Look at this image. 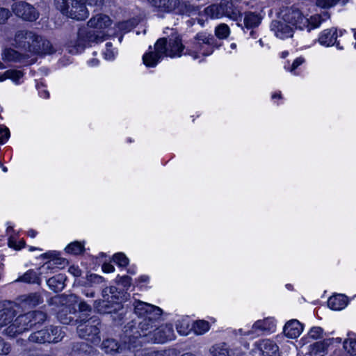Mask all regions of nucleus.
<instances>
[{
    "label": "nucleus",
    "mask_w": 356,
    "mask_h": 356,
    "mask_svg": "<svg viewBox=\"0 0 356 356\" xmlns=\"http://www.w3.org/2000/svg\"><path fill=\"white\" fill-rule=\"evenodd\" d=\"M43 257L49 259L39 268L40 275L46 276L54 273L67 264V261L65 259L58 257L54 252H46L43 254Z\"/></svg>",
    "instance_id": "8"
},
{
    "label": "nucleus",
    "mask_w": 356,
    "mask_h": 356,
    "mask_svg": "<svg viewBox=\"0 0 356 356\" xmlns=\"http://www.w3.org/2000/svg\"><path fill=\"white\" fill-rule=\"evenodd\" d=\"M99 325L100 322L97 318H90L77 327L79 336L93 344L99 343L101 339L98 327Z\"/></svg>",
    "instance_id": "7"
},
{
    "label": "nucleus",
    "mask_w": 356,
    "mask_h": 356,
    "mask_svg": "<svg viewBox=\"0 0 356 356\" xmlns=\"http://www.w3.org/2000/svg\"><path fill=\"white\" fill-rule=\"evenodd\" d=\"M230 33L229 26L226 24H220L215 29V34L219 39L227 38Z\"/></svg>",
    "instance_id": "38"
},
{
    "label": "nucleus",
    "mask_w": 356,
    "mask_h": 356,
    "mask_svg": "<svg viewBox=\"0 0 356 356\" xmlns=\"http://www.w3.org/2000/svg\"><path fill=\"white\" fill-rule=\"evenodd\" d=\"M42 299L38 293L30 294L25 299V302L31 307H35L42 303Z\"/></svg>",
    "instance_id": "40"
},
{
    "label": "nucleus",
    "mask_w": 356,
    "mask_h": 356,
    "mask_svg": "<svg viewBox=\"0 0 356 356\" xmlns=\"http://www.w3.org/2000/svg\"><path fill=\"white\" fill-rule=\"evenodd\" d=\"M158 12L174 13L179 15H191L195 8L182 0H147Z\"/></svg>",
    "instance_id": "6"
},
{
    "label": "nucleus",
    "mask_w": 356,
    "mask_h": 356,
    "mask_svg": "<svg viewBox=\"0 0 356 356\" xmlns=\"http://www.w3.org/2000/svg\"><path fill=\"white\" fill-rule=\"evenodd\" d=\"M15 41L18 48L31 54H51L52 45L47 40L31 31H19L15 34Z\"/></svg>",
    "instance_id": "2"
},
{
    "label": "nucleus",
    "mask_w": 356,
    "mask_h": 356,
    "mask_svg": "<svg viewBox=\"0 0 356 356\" xmlns=\"http://www.w3.org/2000/svg\"><path fill=\"white\" fill-rule=\"evenodd\" d=\"M87 347V345L85 343H81L79 344H77L76 346H74V349L76 348V350H85V348Z\"/></svg>",
    "instance_id": "56"
},
{
    "label": "nucleus",
    "mask_w": 356,
    "mask_h": 356,
    "mask_svg": "<svg viewBox=\"0 0 356 356\" xmlns=\"http://www.w3.org/2000/svg\"><path fill=\"white\" fill-rule=\"evenodd\" d=\"M104 54L106 59L108 60H111L115 57V52L113 48V44L111 42H107L106 44V49L104 52Z\"/></svg>",
    "instance_id": "45"
},
{
    "label": "nucleus",
    "mask_w": 356,
    "mask_h": 356,
    "mask_svg": "<svg viewBox=\"0 0 356 356\" xmlns=\"http://www.w3.org/2000/svg\"><path fill=\"white\" fill-rule=\"evenodd\" d=\"M37 234V232L34 229H30L27 232V235L31 238H35Z\"/></svg>",
    "instance_id": "58"
},
{
    "label": "nucleus",
    "mask_w": 356,
    "mask_h": 356,
    "mask_svg": "<svg viewBox=\"0 0 356 356\" xmlns=\"http://www.w3.org/2000/svg\"><path fill=\"white\" fill-rule=\"evenodd\" d=\"M49 92H48L47 91H44V92H42V96L43 97H44V98H47V97H49Z\"/></svg>",
    "instance_id": "64"
},
{
    "label": "nucleus",
    "mask_w": 356,
    "mask_h": 356,
    "mask_svg": "<svg viewBox=\"0 0 356 356\" xmlns=\"http://www.w3.org/2000/svg\"><path fill=\"white\" fill-rule=\"evenodd\" d=\"M283 20L287 22L291 26H295L300 29H305L308 25L307 17L304 16L302 12L296 8H290L284 15Z\"/></svg>",
    "instance_id": "15"
},
{
    "label": "nucleus",
    "mask_w": 356,
    "mask_h": 356,
    "mask_svg": "<svg viewBox=\"0 0 356 356\" xmlns=\"http://www.w3.org/2000/svg\"><path fill=\"white\" fill-rule=\"evenodd\" d=\"M79 309L81 311H88L90 309V307L88 305L82 302H80V304H79Z\"/></svg>",
    "instance_id": "55"
},
{
    "label": "nucleus",
    "mask_w": 356,
    "mask_h": 356,
    "mask_svg": "<svg viewBox=\"0 0 356 356\" xmlns=\"http://www.w3.org/2000/svg\"><path fill=\"white\" fill-rule=\"evenodd\" d=\"M13 13L24 20L33 22L39 17V13L33 6L25 1H17L12 5Z\"/></svg>",
    "instance_id": "10"
},
{
    "label": "nucleus",
    "mask_w": 356,
    "mask_h": 356,
    "mask_svg": "<svg viewBox=\"0 0 356 356\" xmlns=\"http://www.w3.org/2000/svg\"><path fill=\"white\" fill-rule=\"evenodd\" d=\"M174 339V330L171 325H163L156 327L151 337V341L154 343H163L168 341Z\"/></svg>",
    "instance_id": "18"
},
{
    "label": "nucleus",
    "mask_w": 356,
    "mask_h": 356,
    "mask_svg": "<svg viewBox=\"0 0 356 356\" xmlns=\"http://www.w3.org/2000/svg\"><path fill=\"white\" fill-rule=\"evenodd\" d=\"M24 356H51L49 354H42L38 352H30L24 354Z\"/></svg>",
    "instance_id": "54"
},
{
    "label": "nucleus",
    "mask_w": 356,
    "mask_h": 356,
    "mask_svg": "<svg viewBox=\"0 0 356 356\" xmlns=\"http://www.w3.org/2000/svg\"><path fill=\"white\" fill-rule=\"evenodd\" d=\"M9 135V130L7 128L0 129V144H3L7 140Z\"/></svg>",
    "instance_id": "50"
},
{
    "label": "nucleus",
    "mask_w": 356,
    "mask_h": 356,
    "mask_svg": "<svg viewBox=\"0 0 356 356\" xmlns=\"http://www.w3.org/2000/svg\"><path fill=\"white\" fill-rule=\"evenodd\" d=\"M29 329H31V326L29 325V316H26V314H24L18 316L3 332L6 335L15 337Z\"/></svg>",
    "instance_id": "13"
},
{
    "label": "nucleus",
    "mask_w": 356,
    "mask_h": 356,
    "mask_svg": "<svg viewBox=\"0 0 356 356\" xmlns=\"http://www.w3.org/2000/svg\"><path fill=\"white\" fill-rule=\"evenodd\" d=\"M157 41H162V51L164 56L179 57L184 49L181 39L177 35H171L169 38H160Z\"/></svg>",
    "instance_id": "9"
},
{
    "label": "nucleus",
    "mask_w": 356,
    "mask_h": 356,
    "mask_svg": "<svg viewBox=\"0 0 356 356\" xmlns=\"http://www.w3.org/2000/svg\"><path fill=\"white\" fill-rule=\"evenodd\" d=\"M243 4L241 0H221L219 3L207 6L204 13L211 19L226 17L237 21L242 16Z\"/></svg>",
    "instance_id": "3"
},
{
    "label": "nucleus",
    "mask_w": 356,
    "mask_h": 356,
    "mask_svg": "<svg viewBox=\"0 0 356 356\" xmlns=\"http://www.w3.org/2000/svg\"><path fill=\"white\" fill-rule=\"evenodd\" d=\"M308 25L305 27L308 31L318 27L324 21L322 16L320 15H315L312 16L310 18H307Z\"/></svg>",
    "instance_id": "37"
},
{
    "label": "nucleus",
    "mask_w": 356,
    "mask_h": 356,
    "mask_svg": "<svg viewBox=\"0 0 356 356\" xmlns=\"http://www.w3.org/2000/svg\"><path fill=\"white\" fill-rule=\"evenodd\" d=\"M67 311V307H64L61 311L58 312V318L63 324H69L72 320V318L71 316H67L66 314V312Z\"/></svg>",
    "instance_id": "42"
},
{
    "label": "nucleus",
    "mask_w": 356,
    "mask_h": 356,
    "mask_svg": "<svg viewBox=\"0 0 356 356\" xmlns=\"http://www.w3.org/2000/svg\"><path fill=\"white\" fill-rule=\"evenodd\" d=\"M210 329V325L208 321L204 320H198L193 323L192 330L197 335H202Z\"/></svg>",
    "instance_id": "31"
},
{
    "label": "nucleus",
    "mask_w": 356,
    "mask_h": 356,
    "mask_svg": "<svg viewBox=\"0 0 356 356\" xmlns=\"http://www.w3.org/2000/svg\"><path fill=\"white\" fill-rule=\"evenodd\" d=\"M210 353L213 356H232L227 345L225 343L215 344L210 348Z\"/></svg>",
    "instance_id": "30"
},
{
    "label": "nucleus",
    "mask_w": 356,
    "mask_h": 356,
    "mask_svg": "<svg viewBox=\"0 0 356 356\" xmlns=\"http://www.w3.org/2000/svg\"><path fill=\"white\" fill-rule=\"evenodd\" d=\"M112 24L109 16L104 14H97L93 16L88 22V26L95 30L88 31L86 28L80 29L77 33V39L72 46L75 48V52L83 50L87 44L91 42H101L105 40L108 34L106 29Z\"/></svg>",
    "instance_id": "1"
},
{
    "label": "nucleus",
    "mask_w": 356,
    "mask_h": 356,
    "mask_svg": "<svg viewBox=\"0 0 356 356\" xmlns=\"http://www.w3.org/2000/svg\"><path fill=\"white\" fill-rule=\"evenodd\" d=\"M304 62H305V58H302V57L297 58L296 59L294 60V61L293 62V63H292L291 67L289 69V70L291 72H294L295 70L300 65H301Z\"/></svg>",
    "instance_id": "49"
},
{
    "label": "nucleus",
    "mask_w": 356,
    "mask_h": 356,
    "mask_svg": "<svg viewBox=\"0 0 356 356\" xmlns=\"http://www.w3.org/2000/svg\"><path fill=\"white\" fill-rule=\"evenodd\" d=\"M10 16V12L8 8L0 7V24H4Z\"/></svg>",
    "instance_id": "46"
},
{
    "label": "nucleus",
    "mask_w": 356,
    "mask_h": 356,
    "mask_svg": "<svg viewBox=\"0 0 356 356\" xmlns=\"http://www.w3.org/2000/svg\"><path fill=\"white\" fill-rule=\"evenodd\" d=\"M323 334V330L321 327H315L310 330L309 332V337L316 339L321 337Z\"/></svg>",
    "instance_id": "47"
},
{
    "label": "nucleus",
    "mask_w": 356,
    "mask_h": 356,
    "mask_svg": "<svg viewBox=\"0 0 356 356\" xmlns=\"http://www.w3.org/2000/svg\"><path fill=\"white\" fill-rule=\"evenodd\" d=\"M261 22V16L253 12L245 13L243 24L247 29H252L257 27Z\"/></svg>",
    "instance_id": "23"
},
{
    "label": "nucleus",
    "mask_w": 356,
    "mask_h": 356,
    "mask_svg": "<svg viewBox=\"0 0 356 356\" xmlns=\"http://www.w3.org/2000/svg\"><path fill=\"white\" fill-rule=\"evenodd\" d=\"M101 348L106 354L115 355L121 353L123 346L118 344V343L113 339H106L103 341Z\"/></svg>",
    "instance_id": "22"
},
{
    "label": "nucleus",
    "mask_w": 356,
    "mask_h": 356,
    "mask_svg": "<svg viewBox=\"0 0 356 356\" xmlns=\"http://www.w3.org/2000/svg\"><path fill=\"white\" fill-rule=\"evenodd\" d=\"M4 60L13 62H22L24 59L28 58L29 55H24L19 53L13 49H6L1 54Z\"/></svg>",
    "instance_id": "25"
},
{
    "label": "nucleus",
    "mask_w": 356,
    "mask_h": 356,
    "mask_svg": "<svg viewBox=\"0 0 356 356\" xmlns=\"http://www.w3.org/2000/svg\"><path fill=\"white\" fill-rule=\"evenodd\" d=\"M30 341L43 343L49 341L51 338L49 337V330L46 329H43L37 332L32 333L29 338ZM51 340H54L51 339Z\"/></svg>",
    "instance_id": "27"
},
{
    "label": "nucleus",
    "mask_w": 356,
    "mask_h": 356,
    "mask_svg": "<svg viewBox=\"0 0 356 356\" xmlns=\"http://www.w3.org/2000/svg\"><path fill=\"white\" fill-rule=\"evenodd\" d=\"M177 329L178 332H179L181 334H182V335H186V334H188V332H187L186 331H182V330H180V327H179L178 326H177Z\"/></svg>",
    "instance_id": "62"
},
{
    "label": "nucleus",
    "mask_w": 356,
    "mask_h": 356,
    "mask_svg": "<svg viewBox=\"0 0 356 356\" xmlns=\"http://www.w3.org/2000/svg\"><path fill=\"white\" fill-rule=\"evenodd\" d=\"M253 351L260 356H280L279 346L270 339H263L256 341Z\"/></svg>",
    "instance_id": "14"
},
{
    "label": "nucleus",
    "mask_w": 356,
    "mask_h": 356,
    "mask_svg": "<svg viewBox=\"0 0 356 356\" xmlns=\"http://www.w3.org/2000/svg\"><path fill=\"white\" fill-rule=\"evenodd\" d=\"M39 273H37L33 270H29L26 272L23 275L19 277L16 282H22L28 284H40V278Z\"/></svg>",
    "instance_id": "29"
},
{
    "label": "nucleus",
    "mask_w": 356,
    "mask_h": 356,
    "mask_svg": "<svg viewBox=\"0 0 356 356\" xmlns=\"http://www.w3.org/2000/svg\"><path fill=\"white\" fill-rule=\"evenodd\" d=\"M342 34V31H340L339 34L337 30L334 28L325 29L321 33L318 37V42L321 44L327 47L336 44L338 49H343V47L340 45V40H337V38L339 36L341 37Z\"/></svg>",
    "instance_id": "17"
},
{
    "label": "nucleus",
    "mask_w": 356,
    "mask_h": 356,
    "mask_svg": "<svg viewBox=\"0 0 356 356\" xmlns=\"http://www.w3.org/2000/svg\"><path fill=\"white\" fill-rule=\"evenodd\" d=\"M56 8L67 17L84 20L89 12L83 0H54Z\"/></svg>",
    "instance_id": "5"
},
{
    "label": "nucleus",
    "mask_w": 356,
    "mask_h": 356,
    "mask_svg": "<svg viewBox=\"0 0 356 356\" xmlns=\"http://www.w3.org/2000/svg\"><path fill=\"white\" fill-rule=\"evenodd\" d=\"M77 297L74 295H70L67 296V299L71 301H76Z\"/></svg>",
    "instance_id": "60"
},
{
    "label": "nucleus",
    "mask_w": 356,
    "mask_h": 356,
    "mask_svg": "<svg viewBox=\"0 0 356 356\" xmlns=\"http://www.w3.org/2000/svg\"><path fill=\"white\" fill-rule=\"evenodd\" d=\"M127 23V22H122L119 24V29L121 30H123L125 29Z\"/></svg>",
    "instance_id": "61"
},
{
    "label": "nucleus",
    "mask_w": 356,
    "mask_h": 356,
    "mask_svg": "<svg viewBox=\"0 0 356 356\" xmlns=\"http://www.w3.org/2000/svg\"><path fill=\"white\" fill-rule=\"evenodd\" d=\"M14 311L9 308L0 310V328L12 322Z\"/></svg>",
    "instance_id": "32"
},
{
    "label": "nucleus",
    "mask_w": 356,
    "mask_h": 356,
    "mask_svg": "<svg viewBox=\"0 0 356 356\" xmlns=\"http://www.w3.org/2000/svg\"><path fill=\"white\" fill-rule=\"evenodd\" d=\"M162 41H156L154 49L152 47H149L148 52L143 56V63L148 67H154L164 57L163 54Z\"/></svg>",
    "instance_id": "16"
},
{
    "label": "nucleus",
    "mask_w": 356,
    "mask_h": 356,
    "mask_svg": "<svg viewBox=\"0 0 356 356\" xmlns=\"http://www.w3.org/2000/svg\"><path fill=\"white\" fill-rule=\"evenodd\" d=\"M216 46V39L211 34L206 31L197 33L191 40V46L186 49V54L194 59L201 56L211 55Z\"/></svg>",
    "instance_id": "4"
},
{
    "label": "nucleus",
    "mask_w": 356,
    "mask_h": 356,
    "mask_svg": "<svg viewBox=\"0 0 356 356\" xmlns=\"http://www.w3.org/2000/svg\"><path fill=\"white\" fill-rule=\"evenodd\" d=\"M347 305L346 297L341 294L331 296L327 300L328 307L333 310H341Z\"/></svg>",
    "instance_id": "24"
},
{
    "label": "nucleus",
    "mask_w": 356,
    "mask_h": 356,
    "mask_svg": "<svg viewBox=\"0 0 356 356\" xmlns=\"http://www.w3.org/2000/svg\"><path fill=\"white\" fill-rule=\"evenodd\" d=\"M326 344L322 341H318L310 346V354L312 356H323L326 350Z\"/></svg>",
    "instance_id": "35"
},
{
    "label": "nucleus",
    "mask_w": 356,
    "mask_h": 356,
    "mask_svg": "<svg viewBox=\"0 0 356 356\" xmlns=\"http://www.w3.org/2000/svg\"><path fill=\"white\" fill-rule=\"evenodd\" d=\"M275 320L272 318H266L257 321L248 332H243L242 329H239L238 332L241 335L256 337L263 332H273L275 330Z\"/></svg>",
    "instance_id": "11"
},
{
    "label": "nucleus",
    "mask_w": 356,
    "mask_h": 356,
    "mask_svg": "<svg viewBox=\"0 0 356 356\" xmlns=\"http://www.w3.org/2000/svg\"><path fill=\"white\" fill-rule=\"evenodd\" d=\"M85 4L89 6H100L103 4V0H83Z\"/></svg>",
    "instance_id": "52"
},
{
    "label": "nucleus",
    "mask_w": 356,
    "mask_h": 356,
    "mask_svg": "<svg viewBox=\"0 0 356 356\" xmlns=\"http://www.w3.org/2000/svg\"><path fill=\"white\" fill-rule=\"evenodd\" d=\"M84 250V245L79 241H74L70 243L66 248V252L72 254H81Z\"/></svg>",
    "instance_id": "36"
},
{
    "label": "nucleus",
    "mask_w": 356,
    "mask_h": 356,
    "mask_svg": "<svg viewBox=\"0 0 356 356\" xmlns=\"http://www.w3.org/2000/svg\"><path fill=\"white\" fill-rule=\"evenodd\" d=\"M102 270L105 273H112L115 270V268L110 264H104L102 266Z\"/></svg>",
    "instance_id": "53"
},
{
    "label": "nucleus",
    "mask_w": 356,
    "mask_h": 356,
    "mask_svg": "<svg viewBox=\"0 0 356 356\" xmlns=\"http://www.w3.org/2000/svg\"><path fill=\"white\" fill-rule=\"evenodd\" d=\"M135 314L138 316L148 317L152 320H158L161 318L162 310L154 305L136 300L134 303Z\"/></svg>",
    "instance_id": "12"
},
{
    "label": "nucleus",
    "mask_w": 356,
    "mask_h": 356,
    "mask_svg": "<svg viewBox=\"0 0 356 356\" xmlns=\"http://www.w3.org/2000/svg\"><path fill=\"white\" fill-rule=\"evenodd\" d=\"M157 320H152L148 317L143 318V320L139 323V327L142 331L147 332L145 333V336H147L151 339L152 337L153 331L156 327V322Z\"/></svg>",
    "instance_id": "28"
},
{
    "label": "nucleus",
    "mask_w": 356,
    "mask_h": 356,
    "mask_svg": "<svg viewBox=\"0 0 356 356\" xmlns=\"http://www.w3.org/2000/svg\"><path fill=\"white\" fill-rule=\"evenodd\" d=\"M113 261L120 266L124 267L129 264V259L123 253H117L113 256Z\"/></svg>",
    "instance_id": "41"
},
{
    "label": "nucleus",
    "mask_w": 356,
    "mask_h": 356,
    "mask_svg": "<svg viewBox=\"0 0 356 356\" xmlns=\"http://www.w3.org/2000/svg\"><path fill=\"white\" fill-rule=\"evenodd\" d=\"M272 98L273 99H275V98L281 99L282 98L281 92H276L273 93V95H272Z\"/></svg>",
    "instance_id": "59"
},
{
    "label": "nucleus",
    "mask_w": 356,
    "mask_h": 356,
    "mask_svg": "<svg viewBox=\"0 0 356 356\" xmlns=\"http://www.w3.org/2000/svg\"><path fill=\"white\" fill-rule=\"evenodd\" d=\"M343 348L350 355H356V339H348L343 341Z\"/></svg>",
    "instance_id": "39"
},
{
    "label": "nucleus",
    "mask_w": 356,
    "mask_h": 356,
    "mask_svg": "<svg viewBox=\"0 0 356 356\" xmlns=\"http://www.w3.org/2000/svg\"><path fill=\"white\" fill-rule=\"evenodd\" d=\"M88 64L92 66H96L99 64V60L96 58H92L88 61Z\"/></svg>",
    "instance_id": "57"
},
{
    "label": "nucleus",
    "mask_w": 356,
    "mask_h": 356,
    "mask_svg": "<svg viewBox=\"0 0 356 356\" xmlns=\"http://www.w3.org/2000/svg\"><path fill=\"white\" fill-rule=\"evenodd\" d=\"M10 350V346L8 343H6L1 337H0V354L7 355Z\"/></svg>",
    "instance_id": "48"
},
{
    "label": "nucleus",
    "mask_w": 356,
    "mask_h": 356,
    "mask_svg": "<svg viewBox=\"0 0 356 356\" xmlns=\"http://www.w3.org/2000/svg\"><path fill=\"white\" fill-rule=\"evenodd\" d=\"M49 330V337L54 340H49V343H57L63 339L64 337V332L59 327L51 326L48 327Z\"/></svg>",
    "instance_id": "34"
},
{
    "label": "nucleus",
    "mask_w": 356,
    "mask_h": 356,
    "mask_svg": "<svg viewBox=\"0 0 356 356\" xmlns=\"http://www.w3.org/2000/svg\"><path fill=\"white\" fill-rule=\"evenodd\" d=\"M303 330L302 325L298 320L288 321L284 327V333L287 337L294 339L298 337Z\"/></svg>",
    "instance_id": "20"
},
{
    "label": "nucleus",
    "mask_w": 356,
    "mask_h": 356,
    "mask_svg": "<svg viewBox=\"0 0 356 356\" xmlns=\"http://www.w3.org/2000/svg\"><path fill=\"white\" fill-rule=\"evenodd\" d=\"M68 271L74 277H80L81 275V270L79 269L78 266H71L69 268Z\"/></svg>",
    "instance_id": "51"
},
{
    "label": "nucleus",
    "mask_w": 356,
    "mask_h": 356,
    "mask_svg": "<svg viewBox=\"0 0 356 356\" xmlns=\"http://www.w3.org/2000/svg\"><path fill=\"white\" fill-rule=\"evenodd\" d=\"M23 76V73L19 70H9L0 75V82L7 79H12L14 82L18 83V81Z\"/></svg>",
    "instance_id": "33"
},
{
    "label": "nucleus",
    "mask_w": 356,
    "mask_h": 356,
    "mask_svg": "<svg viewBox=\"0 0 356 356\" xmlns=\"http://www.w3.org/2000/svg\"><path fill=\"white\" fill-rule=\"evenodd\" d=\"M104 282V277L96 274H91L88 277V282L90 286H93L95 284H100Z\"/></svg>",
    "instance_id": "44"
},
{
    "label": "nucleus",
    "mask_w": 356,
    "mask_h": 356,
    "mask_svg": "<svg viewBox=\"0 0 356 356\" xmlns=\"http://www.w3.org/2000/svg\"><path fill=\"white\" fill-rule=\"evenodd\" d=\"M29 316V321L31 328L37 324L42 323L47 318L45 312L40 310H35L26 313Z\"/></svg>",
    "instance_id": "26"
},
{
    "label": "nucleus",
    "mask_w": 356,
    "mask_h": 356,
    "mask_svg": "<svg viewBox=\"0 0 356 356\" xmlns=\"http://www.w3.org/2000/svg\"><path fill=\"white\" fill-rule=\"evenodd\" d=\"M66 276L64 274H57L47 280V284L49 289L55 292L62 291L65 287Z\"/></svg>",
    "instance_id": "21"
},
{
    "label": "nucleus",
    "mask_w": 356,
    "mask_h": 356,
    "mask_svg": "<svg viewBox=\"0 0 356 356\" xmlns=\"http://www.w3.org/2000/svg\"><path fill=\"white\" fill-rule=\"evenodd\" d=\"M85 294L86 296L94 297L95 293L93 291H91L90 293H88V292L85 293Z\"/></svg>",
    "instance_id": "63"
},
{
    "label": "nucleus",
    "mask_w": 356,
    "mask_h": 356,
    "mask_svg": "<svg viewBox=\"0 0 356 356\" xmlns=\"http://www.w3.org/2000/svg\"><path fill=\"white\" fill-rule=\"evenodd\" d=\"M270 29L274 32L275 35L281 39L291 37L293 35V28L284 21H273L270 25Z\"/></svg>",
    "instance_id": "19"
},
{
    "label": "nucleus",
    "mask_w": 356,
    "mask_h": 356,
    "mask_svg": "<svg viewBox=\"0 0 356 356\" xmlns=\"http://www.w3.org/2000/svg\"><path fill=\"white\" fill-rule=\"evenodd\" d=\"M339 0H316V6L321 8H330L335 6Z\"/></svg>",
    "instance_id": "43"
}]
</instances>
